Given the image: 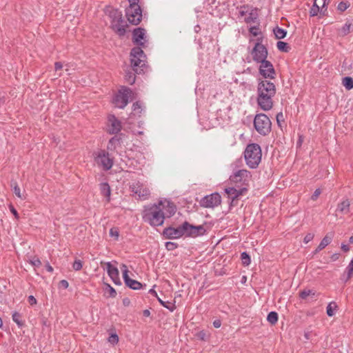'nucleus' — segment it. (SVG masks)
Masks as SVG:
<instances>
[{
  "instance_id": "nucleus-57",
  "label": "nucleus",
  "mask_w": 353,
  "mask_h": 353,
  "mask_svg": "<svg viewBox=\"0 0 353 353\" xmlns=\"http://www.w3.org/2000/svg\"><path fill=\"white\" fill-rule=\"evenodd\" d=\"M28 303L30 305H34L37 303V301L36 298L34 296H32V295H30L28 297Z\"/></svg>"
},
{
  "instance_id": "nucleus-5",
  "label": "nucleus",
  "mask_w": 353,
  "mask_h": 353,
  "mask_svg": "<svg viewBox=\"0 0 353 353\" xmlns=\"http://www.w3.org/2000/svg\"><path fill=\"white\" fill-rule=\"evenodd\" d=\"M262 157L261 146L258 143H249L244 151V159L246 165L251 169L256 168Z\"/></svg>"
},
{
  "instance_id": "nucleus-53",
  "label": "nucleus",
  "mask_w": 353,
  "mask_h": 353,
  "mask_svg": "<svg viewBox=\"0 0 353 353\" xmlns=\"http://www.w3.org/2000/svg\"><path fill=\"white\" fill-rule=\"evenodd\" d=\"M9 209H10V211L11 212V213L14 215V218L16 219H19V213L17 212V210L15 209V208L14 207V205L12 204L9 205Z\"/></svg>"
},
{
  "instance_id": "nucleus-39",
  "label": "nucleus",
  "mask_w": 353,
  "mask_h": 353,
  "mask_svg": "<svg viewBox=\"0 0 353 353\" xmlns=\"http://www.w3.org/2000/svg\"><path fill=\"white\" fill-rule=\"evenodd\" d=\"M132 192L137 194L140 198L143 199H146L150 194L147 189H142L141 188H137L136 190H132Z\"/></svg>"
},
{
  "instance_id": "nucleus-58",
  "label": "nucleus",
  "mask_w": 353,
  "mask_h": 353,
  "mask_svg": "<svg viewBox=\"0 0 353 353\" xmlns=\"http://www.w3.org/2000/svg\"><path fill=\"white\" fill-rule=\"evenodd\" d=\"M59 288L67 289L69 286V283L66 280H61L59 283Z\"/></svg>"
},
{
  "instance_id": "nucleus-12",
  "label": "nucleus",
  "mask_w": 353,
  "mask_h": 353,
  "mask_svg": "<svg viewBox=\"0 0 353 353\" xmlns=\"http://www.w3.org/2000/svg\"><path fill=\"white\" fill-rule=\"evenodd\" d=\"M221 203V196L219 192H214L203 196L199 201L201 207L214 208Z\"/></svg>"
},
{
  "instance_id": "nucleus-51",
  "label": "nucleus",
  "mask_w": 353,
  "mask_h": 353,
  "mask_svg": "<svg viewBox=\"0 0 353 353\" xmlns=\"http://www.w3.org/2000/svg\"><path fill=\"white\" fill-rule=\"evenodd\" d=\"M350 4H347L345 2L341 1L338 4L337 9L341 12L345 11L348 7Z\"/></svg>"
},
{
  "instance_id": "nucleus-46",
  "label": "nucleus",
  "mask_w": 353,
  "mask_h": 353,
  "mask_svg": "<svg viewBox=\"0 0 353 353\" xmlns=\"http://www.w3.org/2000/svg\"><path fill=\"white\" fill-rule=\"evenodd\" d=\"M109 234L110 236L114 237L115 240L117 241L119 236V230L117 227H113L110 228Z\"/></svg>"
},
{
  "instance_id": "nucleus-63",
  "label": "nucleus",
  "mask_w": 353,
  "mask_h": 353,
  "mask_svg": "<svg viewBox=\"0 0 353 353\" xmlns=\"http://www.w3.org/2000/svg\"><path fill=\"white\" fill-rule=\"evenodd\" d=\"M41 323H42L43 325L45 326L47 328H48L50 327V321H48V320L46 318H44V317L42 318Z\"/></svg>"
},
{
  "instance_id": "nucleus-23",
  "label": "nucleus",
  "mask_w": 353,
  "mask_h": 353,
  "mask_svg": "<svg viewBox=\"0 0 353 353\" xmlns=\"http://www.w3.org/2000/svg\"><path fill=\"white\" fill-rule=\"evenodd\" d=\"M208 225V223L206 221H205L203 225H194V238L205 235L207 233L208 229H209V227L206 228Z\"/></svg>"
},
{
  "instance_id": "nucleus-28",
  "label": "nucleus",
  "mask_w": 353,
  "mask_h": 353,
  "mask_svg": "<svg viewBox=\"0 0 353 353\" xmlns=\"http://www.w3.org/2000/svg\"><path fill=\"white\" fill-rule=\"evenodd\" d=\"M273 32L276 39H284L287 35V31L278 26L274 28Z\"/></svg>"
},
{
  "instance_id": "nucleus-17",
  "label": "nucleus",
  "mask_w": 353,
  "mask_h": 353,
  "mask_svg": "<svg viewBox=\"0 0 353 353\" xmlns=\"http://www.w3.org/2000/svg\"><path fill=\"white\" fill-rule=\"evenodd\" d=\"M105 265L108 274L113 283L117 285H121L122 283L119 278V272L118 268L116 266H114L110 262H107Z\"/></svg>"
},
{
  "instance_id": "nucleus-13",
  "label": "nucleus",
  "mask_w": 353,
  "mask_h": 353,
  "mask_svg": "<svg viewBox=\"0 0 353 353\" xmlns=\"http://www.w3.org/2000/svg\"><path fill=\"white\" fill-rule=\"evenodd\" d=\"M260 63L259 73L263 79H275L276 72L273 64L268 60H265Z\"/></svg>"
},
{
  "instance_id": "nucleus-43",
  "label": "nucleus",
  "mask_w": 353,
  "mask_h": 353,
  "mask_svg": "<svg viewBox=\"0 0 353 353\" xmlns=\"http://www.w3.org/2000/svg\"><path fill=\"white\" fill-rule=\"evenodd\" d=\"M210 337L209 334L207 332H196L194 338L201 341H207Z\"/></svg>"
},
{
  "instance_id": "nucleus-1",
  "label": "nucleus",
  "mask_w": 353,
  "mask_h": 353,
  "mask_svg": "<svg viewBox=\"0 0 353 353\" xmlns=\"http://www.w3.org/2000/svg\"><path fill=\"white\" fill-rule=\"evenodd\" d=\"M276 93V85L270 79H258L256 102L262 110L268 111L272 108V98Z\"/></svg>"
},
{
  "instance_id": "nucleus-32",
  "label": "nucleus",
  "mask_w": 353,
  "mask_h": 353,
  "mask_svg": "<svg viewBox=\"0 0 353 353\" xmlns=\"http://www.w3.org/2000/svg\"><path fill=\"white\" fill-rule=\"evenodd\" d=\"M157 300L163 307L167 308L170 312H173L176 309L175 301H164L159 297H157Z\"/></svg>"
},
{
  "instance_id": "nucleus-30",
  "label": "nucleus",
  "mask_w": 353,
  "mask_h": 353,
  "mask_svg": "<svg viewBox=\"0 0 353 353\" xmlns=\"http://www.w3.org/2000/svg\"><path fill=\"white\" fill-rule=\"evenodd\" d=\"M277 49L282 52H289L291 50L290 44L287 42L279 41L276 43Z\"/></svg>"
},
{
  "instance_id": "nucleus-34",
  "label": "nucleus",
  "mask_w": 353,
  "mask_h": 353,
  "mask_svg": "<svg viewBox=\"0 0 353 353\" xmlns=\"http://www.w3.org/2000/svg\"><path fill=\"white\" fill-rule=\"evenodd\" d=\"M342 84L346 90H352L353 88V78L351 77H343L342 79Z\"/></svg>"
},
{
  "instance_id": "nucleus-48",
  "label": "nucleus",
  "mask_w": 353,
  "mask_h": 353,
  "mask_svg": "<svg viewBox=\"0 0 353 353\" xmlns=\"http://www.w3.org/2000/svg\"><path fill=\"white\" fill-rule=\"evenodd\" d=\"M257 18V14H254L253 12L252 11L251 12L249 13V16L246 18H245V22L246 23H250L251 22H255L256 19Z\"/></svg>"
},
{
  "instance_id": "nucleus-22",
  "label": "nucleus",
  "mask_w": 353,
  "mask_h": 353,
  "mask_svg": "<svg viewBox=\"0 0 353 353\" xmlns=\"http://www.w3.org/2000/svg\"><path fill=\"white\" fill-rule=\"evenodd\" d=\"M181 228L183 236H185L186 237L194 238V225L190 223L187 221H185L183 223H181Z\"/></svg>"
},
{
  "instance_id": "nucleus-64",
  "label": "nucleus",
  "mask_w": 353,
  "mask_h": 353,
  "mask_svg": "<svg viewBox=\"0 0 353 353\" xmlns=\"http://www.w3.org/2000/svg\"><path fill=\"white\" fill-rule=\"evenodd\" d=\"M212 324L215 328H219L221 325V321L220 319H216L213 321Z\"/></svg>"
},
{
  "instance_id": "nucleus-40",
  "label": "nucleus",
  "mask_w": 353,
  "mask_h": 353,
  "mask_svg": "<svg viewBox=\"0 0 353 353\" xmlns=\"http://www.w3.org/2000/svg\"><path fill=\"white\" fill-rule=\"evenodd\" d=\"M241 259L244 266H247L251 263L250 256L247 252H243L241 254Z\"/></svg>"
},
{
  "instance_id": "nucleus-4",
  "label": "nucleus",
  "mask_w": 353,
  "mask_h": 353,
  "mask_svg": "<svg viewBox=\"0 0 353 353\" xmlns=\"http://www.w3.org/2000/svg\"><path fill=\"white\" fill-rule=\"evenodd\" d=\"M130 56L132 70L137 74H145L148 70V65L147 64L146 54L143 50L139 47H134L130 50Z\"/></svg>"
},
{
  "instance_id": "nucleus-26",
  "label": "nucleus",
  "mask_w": 353,
  "mask_h": 353,
  "mask_svg": "<svg viewBox=\"0 0 353 353\" xmlns=\"http://www.w3.org/2000/svg\"><path fill=\"white\" fill-rule=\"evenodd\" d=\"M136 74L137 73L134 72V71H133L132 70L125 71V74L124 76L125 82L130 85H133L136 81Z\"/></svg>"
},
{
  "instance_id": "nucleus-37",
  "label": "nucleus",
  "mask_w": 353,
  "mask_h": 353,
  "mask_svg": "<svg viewBox=\"0 0 353 353\" xmlns=\"http://www.w3.org/2000/svg\"><path fill=\"white\" fill-rule=\"evenodd\" d=\"M278 314L274 311L269 312L267 316L268 321L272 325H274L278 321Z\"/></svg>"
},
{
  "instance_id": "nucleus-54",
  "label": "nucleus",
  "mask_w": 353,
  "mask_h": 353,
  "mask_svg": "<svg viewBox=\"0 0 353 353\" xmlns=\"http://www.w3.org/2000/svg\"><path fill=\"white\" fill-rule=\"evenodd\" d=\"M30 263L34 267H39L41 265V262L40 259L37 257H34L32 260L30 261Z\"/></svg>"
},
{
  "instance_id": "nucleus-25",
  "label": "nucleus",
  "mask_w": 353,
  "mask_h": 353,
  "mask_svg": "<svg viewBox=\"0 0 353 353\" xmlns=\"http://www.w3.org/2000/svg\"><path fill=\"white\" fill-rule=\"evenodd\" d=\"M100 192L102 196L105 197L107 202L110 201L111 188L108 182L100 184Z\"/></svg>"
},
{
  "instance_id": "nucleus-7",
  "label": "nucleus",
  "mask_w": 353,
  "mask_h": 353,
  "mask_svg": "<svg viewBox=\"0 0 353 353\" xmlns=\"http://www.w3.org/2000/svg\"><path fill=\"white\" fill-rule=\"evenodd\" d=\"M272 122L264 113L256 114L254 119V127L256 132L262 136H266L271 132Z\"/></svg>"
},
{
  "instance_id": "nucleus-55",
  "label": "nucleus",
  "mask_w": 353,
  "mask_h": 353,
  "mask_svg": "<svg viewBox=\"0 0 353 353\" xmlns=\"http://www.w3.org/2000/svg\"><path fill=\"white\" fill-rule=\"evenodd\" d=\"M321 190L320 188H317L315 190V191L314 192L313 194L311 196V199L312 201H316L317 199V198L319 197V196L321 194Z\"/></svg>"
},
{
  "instance_id": "nucleus-14",
  "label": "nucleus",
  "mask_w": 353,
  "mask_h": 353,
  "mask_svg": "<svg viewBox=\"0 0 353 353\" xmlns=\"http://www.w3.org/2000/svg\"><path fill=\"white\" fill-rule=\"evenodd\" d=\"M163 239H177L183 236L181 224L176 227L170 225L165 228L161 233Z\"/></svg>"
},
{
  "instance_id": "nucleus-2",
  "label": "nucleus",
  "mask_w": 353,
  "mask_h": 353,
  "mask_svg": "<svg viewBox=\"0 0 353 353\" xmlns=\"http://www.w3.org/2000/svg\"><path fill=\"white\" fill-rule=\"evenodd\" d=\"M163 201L160 200L157 203L144 206L142 212L143 221L152 227L163 225L165 221V214L161 208Z\"/></svg>"
},
{
  "instance_id": "nucleus-42",
  "label": "nucleus",
  "mask_w": 353,
  "mask_h": 353,
  "mask_svg": "<svg viewBox=\"0 0 353 353\" xmlns=\"http://www.w3.org/2000/svg\"><path fill=\"white\" fill-rule=\"evenodd\" d=\"M165 249L168 251H172L179 247V244L175 242L167 241L165 243Z\"/></svg>"
},
{
  "instance_id": "nucleus-9",
  "label": "nucleus",
  "mask_w": 353,
  "mask_h": 353,
  "mask_svg": "<svg viewBox=\"0 0 353 353\" xmlns=\"http://www.w3.org/2000/svg\"><path fill=\"white\" fill-rule=\"evenodd\" d=\"M252 177L250 172L247 170H239L231 175L229 178L230 182L236 188L246 186L248 188L249 181Z\"/></svg>"
},
{
  "instance_id": "nucleus-33",
  "label": "nucleus",
  "mask_w": 353,
  "mask_h": 353,
  "mask_svg": "<svg viewBox=\"0 0 353 353\" xmlns=\"http://www.w3.org/2000/svg\"><path fill=\"white\" fill-rule=\"evenodd\" d=\"M10 185L13 188V192L14 194L19 198L21 199H26V197L23 196V195L21 193L20 188L18 185V183L14 180H11L10 181Z\"/></svg>"
},
{
  "instance_id": "nucleus-36",
  "label": "nucleus",
  "mask_w": 353,
  "mask_h": 353,
  "mask_svg": "<svg viewBox=\"0 0 353 353\" xmlns=\"http://www.w3.org/2000/svg\"><path fill=\"white\" fill-rule=\"evenodd\" d=\"M338 307L334 301L330 302L326 307V314L328 316H333L335 314L334 310Z\"/></svg>"
},
{
  "instance_id": "nucleus-50",
  "label": "nucleus",
  "mask_w": 353,
  "mask_h": 353,
  "mask_svg": "<svg viewBox=\"0 0 353 353\" xmlns=\"http://www.w3.org/2000/svg\"><path fill=\"white\" fill-rule=\"evenodd\" d=\"M308 293V289H304L300 291L299 294V298L303 300H306L307 298L309 296Z\"/></svg>"
},
{
  "instance_id": "nucleus-3",
  "label": "nucleus",
  "mask_w": 353,
  "mask_h": 353,
  "mask_svg": "<svg viewBox=\"0 0 353 353\" xmlns=\"http://www.w3.org/2000/svg\"><path fill=\"white\" fill-rule=\"evenodd\" d=\"M104 12L110 19V28L119 37H123L126 33L127 23L123 24L122 12L118 8H114L110 6H105Z\"/></svg>"
},
{
  "instance_id": "nucleus-60",
  "label": "nucleus",
  "mask_w": 353,
  "mask_h": 353,
  "mask_svg": "<svg viewBox=\"0 0 353 353\" xmlns=\"http://www.w3.org/2000/svg\"><path fill=\"white\" fill-rule=\"evenodd\" d=\"M117 145H116L113 143H111L110 139L107 145V150L110 151H114L117 148Z\"/></svg>"
},
{
  "instance_id": "nucleus-31",
  "label": "nucleus",
  "mask_w": 353,
  "mask_h": 353,
  "mask_svg": "<svg viewBox=\"0 0 353 353\" xmlns=\"http://www.w3.org/2000/svg\"><path fill=\"white\" fill-rule=\"evenodd\" d=\"M12 320L17 324L18 327L20 329H21L24 325V321L22 319V315L17 312H14L12 314Z\"/></svg>"
},
{
  "instance_id": "nucleus-38",
  "label": "nucleus",
  "mask_w": 353,
  "mask_h": 353,
  "mask_svg": "<svg viewBox=\"0 0 353 353\" xmlns=\"http://www.w3.org/2000/svg\"><path fill=\"white\" fill-rule=\"evenodd\" d=\"M345 273H346L347 274L346 279L345 280V281L346 282L348 280H350L353 276V258L352 259L349 265L346 268Z\"/></svg>"
},
{
  "instance_id": "nucleus-35",
  "label": "nucleus",
  "mask_w": 353,
  "mask_h": 353,
  "mask_svg": "<svg viewBox=\"0 0 353 353\" xmlns=\"http://www.w3.org/2000/svg\"><path fill=\"white\" fill-rule=\"evenodd\" d=\"M350 202L348 200L343 201L337 206V210L341 212L347 213L349 212Z\"/></svg>"
},
{
  "instance_id": "nucleus-56",
  "label": "nucleus",
  "mask_w": 353,
  "mask_h": 353,
  "mask_svg": "<svg viewBox=\"0 0 353 353\" xmlns=\"http://www.w3.org/2000/svg\"><path fill=\"white\" fill-rule=\"evenodd\" d=\"M314 234H312V233H307V234L305 236V237H304V239H303V242H304L305 243H309L310 241H311L314 239Z\"/></svg>"
},
{
  "instance_id": "nucleus-44",
  "label": "nucleus",
  "mask_w": 353,
  "mask_h": 353,
  "mask_svg": "<svg viewBox=\"0 0 353 353\" xmlns=\"http://www.w3.org/2000/svg\"><path fill=\"white\" fill-rule=\"evenodd\" d=\"M108 341L114 345L119 342V336L116 332H112L110 336L108 337Z\"/></svg>"
},
{
  "instance_id": "nucleus-10",
  "label": "nucleus",
  "mask_w": 353,
  "mask_h": 353,
  "mask_svg": "<svg viewBox=\"0 0 353 353\" xmlns=\"http://www.w3.org/2000/svg\"><path fill=\"white\" fill-rule=\"evenodd\" d=\"M262 37L258 38L251 52L253 60L257 63L266 60L268 55V49L262 44Z\"/></svg>"
},
{
  "instance_id": "nucleus-47",
  "label": "nucleus",
  "mask_w": 353,
  "mask_h": 353,
  "mask_svg": "<svg viewBox=\"0 0 353 353\" xmlns=\"http://www.w3.org/2000/svg\"><path fill=\"white\" fill-rule=\"evenodd\" d=\"M72 268L75 271L81 270L83 268V261L76 259L72 264Z\"/></svg>"
},
{
  "instance_id": "nucleus-8",
  "label": "nucleus",
  "mask_w": 353,
  "mask_h": 353,
  "mask_svg": "<svg viewBox=\"0 0 353 353\" xmlns=\"http://www.w3.org/2000/svg\"><path fill=\"white\" fill-rule=\"evenodd\" d=\"M94 161L102 167L104 171L110 170L114 164V157H110L108 151L99 150L93 154Z\"/></svg>"
},
{
  "instance_id": "nucleus-24",
  "label": "nucleus",
  "mask_w": 353,
  "mask_h": 353,
  "mask_svg": "<svg viewBox=\"0 0 353 353\" xmlns=\"http://www.w3.org/2000/svg\"><path fill=\"white\" fill-rule=\"evenodd\" d=\"M353 32V22L347 21L344 26L338 30V34L340 37H345Z\"/></svg>"
},
{
  "instance_id": "nucleus-11",
  "label": "nucleus",
  "mask_w": 353,
  "mask_h": 353,
  "mask_svg": "<svg viewBox=\"0 0 353 353\" xmlns=\"http://www.w3.org/2000/svg\"><path fill=\"white\" fill-rule=\"evenodd\" d=\"M132 94V91L130 88L122 86L114 97L113 103L119 108L123 109L128 105L129 97Z\"/></svg>"
},
{
  "instance_id": "nucleus-49",
  "label": "nucleus",
  "mask_w": 353,
  "mask_h": 353,
  "mask_svg": "<svg viewBox=\"0 0 353 353\" xmlns=\"http://www.w3.org/2000/svg\"><path fill=\"white\" fill-rule=\"evenodd\" d=\"M110 142L113 143L114 144H115L117 146L120 145L122 143L121 136H116V135H114V137H112L110 139Z\"/></svg>"
},
{
  "instance_id": "nucleus-27",
  "label": "nucleus",
  "mask_w": 353,
  "mask_h": 353,
  "mask_svg": "<svg viewBox=\"0 0 353 353\" xmlns=\"http://www.w3.org/2000/svg\"><path fill=\"white\" fill-rule=\"evenodd\" d=\"M103 291L105 292V294L106 293L108 294V295L107 296L108 298H115L117 296V291L115 290V289L112 287L110 285V284L108 283H104V288H103Z\"/></svg>"
},
{
  "instance_id": "nucleus-59",
  "label": "nucleus",
  "mask_w": 353,
  "mask_h": 353,
  "mask_svg": "<svg viewBox=\"0 0 353 353\" xmlns=\"http://www.w3.org/2000/svg\"><path fill=\"white\" fill-rule=\"evenodd\" d=\"M146 39L145 40H143V41H140V42H138V43H134V45H136L135 47H139L141 48V49L142 48H145L147 47L146 46Z\"/></svg>"
},
{
  "instance_id": "nucleus-6",
  "label": "nucleus",
  "mask_w": 353,
  "mask_h": 353,
  "mask_svg": "<svg viewBox=\"0 0 353 353\" xmlns=\"http://www.w3.org/2000/svg\"><path fill=\"white\" fill-rule=\"evenodd\" d=\"M128 1L129 6L125 10V17L130 24L137 26L141 22L143 17L139 0Z\"/></svg>"
},
{
  "instance_id": "nucleus-62",
  "label": "nucleus",
  "mask_w": 353,
  "mask_h": 353,
  "mask_svg": "<svg viewBox=\"0 0 353 353\" xmlns=\"http://www.w3.org/2000/svg\"><path fill=\"white\" fill-rule=\"evenodd\" d=\"M341 248L343 252H347L350 251V246L347 244H345V243H341Z\"/></svg>"
},
{
  "instance_id": "nucleus-45",
  "label": "nucleus",
  "mask_w": 353,
  "mask_h": 353,
  "mask_svg": "<svg viewBox=\"0 0 353 353\" xmlns=\"http://www.w3.org/2000/svg\"><path fill=\"white\" fill-rule=\"evenodd\" d=\"M276 120L277 125L279 128H282V123H285L284 115L282 112L277 113L276 116Z\"/></svg>"
},
{
  "instance_id": "nucleus-16",
  "label": "nucleus",
  "mask_w": 353,
  "mask_h": 353,
  "mask_svg": "<svg viewBox=\"0 0 353 353\" xmlns=\"http://www.w3.org/2000/svg\"><path fill=\"white\" fill-rule=\"evenodd\" d=\"M108 133L110 134H118L122 128L121 121H119L114 114H110L108 117Z\"/></svg>"
},
{
  "instance_id": "nucleus-20",
  "label": "nucleus",
  "mask_w": 353,
  "mask_h": 353,
  "mask_svg": "<svg viewBox=\"0 0 353 353\" xmlns=\"http://www.w3.org/2000/svg\"><path fill=\"white\" fill-rule=\"evenodd\" d=\"M146 38V31L143 28H136L132 31V42L138 43L140 41L145 40Z\"/></svg>"
},
{
  "instance_id": "nucleus-15",
  "label": "nucleus",
  "mask_w": 353,
  "mask_h": 353,
  "mask_svg": "<svg viewBox=\"0 0 353 353\" xmlns=\"http://www.w3.org/2000/svg\"><path fill=\"white\" fill-rule=\"evenodd\" d=\"M225 192L228 194V198L231 200L230 207L233 206V203L235 201H237L239 196L244 195L248 191V188L246 186L242 188L236 187H229L224 190Z\"/></svg>"
},
{
  "instance_id": "nucleus-52",
  "label": "nucleus",
  "mask_w": 353,
  "mask_h": 353,
  "mask_svg": "<svg viewBox=\"0 0 353 353\" xmlns=\"http://www.w3.org/2000/svg\"><path fill=\"white\" fill-rule=\"evenodd\" d=\"M259 26H252L249 29V32L250 34H252L253 36L256 37L261 32H259Z\"/></svg>"
},
{
  "instance_id": "nucleus-18",
  "label": "nucleus",
  "mask_w": 353,
  "mask_h": 353,
  "mask_svg": "<svg viewBox=\"0 0 353 353\" xmlns=\"http://www.w3.org/2000/svg\"><path fill=\"white\" fill-rule=\"evenodd\" d=\"M123 279L126 287L133 290H140L146 287L145 283L143 284L137 280L131 279L126 272L124 273V278Z\"/></svg>"
},
{
  "instance_id": "nucleus-61",
  "label": "nucleus",
  "mask_w": 353,
  "mask_h": 353,
  "mask_svg": "<svg viewBox=\"0 0 353 353\" xmlns=\"http://www.w3.org/2000/svg\"><path fill=\"white\" fill-rule=\"evenodd\" d=\"M117 145H116L113 143H111L110 139L107 145V150L110 151H114L117 148Z\"/></svg>"
},
{
  "instance_id": "nucleus-19",
  "label": "nucleus",
  "mask_w": 353,
  "mask_h": 353,
  "mask_svg": "<svg viewBox=\"0 0 353 353\" xmlns=\"http://www.w3.org/2000/svg\"><path fill=\"white\" fill-rule=\"evenodd\" d=\"M163 203L161 205V208H163L165 218H170L171 216H174L176 211V205L173 202L167 199L163 201Z\"/></svg>"
},
{
  "instance_id": "nucleus-41",
  "label": "nucleus",
  "mask_w": 353,
  "mask_h": 353,
  "mask_svg": "<svg viewBox=\"0 0 353 353\" xmlns=\"http://www.w3.org/2000/svg\"><path fill=\"white\" fill-rule=\"evenodd\" d=\"M320 7L316 4V0L314 1L312 8L310 10V16L315 17L317 16L319 12Z\"/></svg>"
},
{
  "instance_id": "nucleus-29",
  "label": "nucleus",
  "mask_w": 353,
  "mask_h": 353,
  "mask_svg": "<svg viewBox=\"0 0 353 353\" xmlns=\"http://www.w3.org/2000/svg\"><path fill=\"white\" fill-rule=\"evenodd\" d=\"M132 112L131 113V115L138 116L139 117H141L142 111H143V108H142L140 101L134 102L132 105Z\"/></svg>"
},
{
  "instance_id": "nucleus-21",
  "label": "nucleus",
  "mask_w": 353,
  "mask_h": 353,
  "mask_svg": "<svg viewBox=\"0 0 353 353\" xmlns=\"http://www.w3.org/2000/svg\"><path fill=\"white\" fill-rule=\"evenodd\" d=\"M334 236L333 232H328L321 240L318 247L314 250L313 254H316L321 250H323L326 246L331 243Z\"/></svg>"
}]
</instances>
